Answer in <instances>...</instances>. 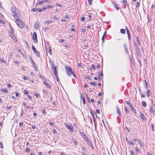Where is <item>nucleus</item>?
Masks as SVG:
<instances>
[{
    "instance_id": "nucleus-45",
    "label": "nucleus",
    "mask_w": 155,
    "mask_h": 155,
    "mask_svg": "<svg viewBox=\"0 0 155 155\" xmlns=\"http://www.w3.org/2000/svg\"><path fill=\"white\" fill-rule=\"evenodd\" d=\"M39 77H40V78L41 79H43L44 78V79H45V78H44L42 75H41V74H40L39 75Z\"/></svg>"
},
{
    "instance_id": "nucleus-64",
    "label": "nucleus",
    "mask_w": 155,
    "mask_h": 155,
    "mask_svg": "<svg viewBox=\"0 0 155 155\" xmlns=\"http://www.w3.org/2000/svg\"><path fill=\"white\" fill-rule=\"evenodd\" d=\"M23 125V123L22 122H21L19 123V126L20 127L22 126Z\"/></svg>"
},
{
    "instance_id": "nucleus-61",
    "label": "nucleus",
    "mask_w": 155,
    "mask_h": 155,
    "mask_svg": "<svg viewBox=\"0 0 155 155\" xmlns=\"http://www.w3.org/2000/svg\"><path fill=\"white\" fill-rule=\"evenodd\" d=\"M130 152H131V154L132 155H134L135 154V153L134 152V151H133L131 150L130 151Z\"/></svg>"
},
{
    "instance_id": "nucleus-23",
    "label": "nucleus",
    "mask_w": 155,
    "mask_h": 155,
    "mask_svg": "<svg viewBox=\"0 0 155 155\" xmlns=\"http://www.w3.org/2000/svg\"><path fill=\"white\" fill-rule=\"evenodd\" d=\"M46 7H45V6H44L43 8H39V12H41L43 11H45V10L46 9Z\"/></svg>"
},
{
    "instance_id": "nucleus-36",
    "label": "nucleus",
    "mask_w": 155,
    "mask_h": 155,
    "mask_svg": "<svg viewBox=\"0 0 155 155\" xmlns=\"http://www.w3.org/2000/svg\"><path fill=\"white\" fill-rule=\"evenodd\" d=\"M55 5L56 6H58L59 7H61L62 6V5H61V4L58 3H56V4Z\"/></svg>"
},
{
    "instance_id": "nucleus-10",
    "label": "nucleus",
    "mask_w": 155,
    "mask_h": 155,
    "mask_svg": "<svg viewBox=\"0 0 155 155\" xmlns=\"http://www.w3.org/2000/svg\"><path fill=\"white\" fill-rule=\"evenodd\" d=\"M9 35L14 40H15V37L14 34L12 32H10L9 33Z\"/></svg>"
},
{
    "instance_id": "nucleus-47",
    "label": "nucleus",
    "mask_w": 155,
    "mask_h": 155,
    "mask_svg": "<svg viewBox=\"0 0 155 155\" xmlns=\"http://www.w3.org/2000/svg\"><path fill=\"white\" fill-rule=\"evenodd\" d=\"M91 68L95 69V66L94 64H91Z\"/></svg>"
},
{
    "instance_id": "nucleus-22",
    "label": "nucleus",
    "mask_w": 155,
    "mask_h": 155,
    "mask_svg": "<svg viewBox=\"0 0 155 155\" xmlns=\"http://www.w3.org/2000/svg\"><path fill=\"white\" fill-rule=\"evenodd\" d=\"M46 7H45V6H44L43 8H39V12H41L43 11H45V10L46 9Z\"/></svg>"
},
{
    "instance_id": "nucleus-49",
    "label": "nucleus",
    "mask_w": 155,
    "mask_h": 155,
    "mask_svg": "<svg viewBox=\"0 0 155 155\" xmlns=\"http://www.w3.org/2000/svg\"><path fill=\"white\" fill-rule=\"evenodd\" d=\"M24 93L25 94H28L27 91L25 90L24 91Z\"/></svg>"
},
{
    "instance_id": "nucleus-56",
    "label": "nucleus",
    "mask_w": 155,
    "mask_h": 155,
    "mask_svg": "<svg viewBox=\"0 0 155 155\" xmlns=\"http://www.w3.org/2000/svg\"><path fill=\"white\" fill-rule=\"evenodd\" d=\"M104 35H103L102 36V41L103 42L104 40Z\"/></svg>"
},
{
    "instance_id": "nucleus-5",
    "label": "nucleus",
    "mask_w": 155,
    "mask_h": 155,
    "mask_svg": "<svg viewBox=\"0 0 155 155\" xmlns=\"http://www.w3.org/2000/svg\"><path fill=\"white\" fill-rule=\"evenodd\" d=\"M149 112L151 114L154 116L155 115V106L154 105L152 106L150 105V106Z\"/></svg>"
},
{
    "instance_id": "nucleus-62",
    "label": "nucleus",
    "mask_w": 155,
    "mask_h": 155,
    "mask_svg": "<svg viewBox=\"0 0 155 155\" xmlns=\"http://www.w3.org/2000/svg\"><path fill=\"white\" fill-rule=\"evenodd\" d=\"M115 8L117 10H118L120 8L118 7L117 5H115Z\"/></svg>"
},
{
    "instance_id": "nucleus-38",
    "label": "nucleus",
    "mask_w": 155,
    "mask_h": 155,
    "mask_svg": "<svg viewBox=\"0 0 155 155\" xmlns=\"http://www.w3.org/2000/svg\"><path fill=\"white\" fill-rule=\"evenodd\" d=\"M145 88L146 89H147V88L148 87V85H147V82L145 80Z\"/></svg>"
},
{
    "instance_id": "nucleus-19",
    "label": "nucleus",
    "mask_w": 155,
    "mask_h": 155,
    "mask_svg": "<svg viewBox=\"0 0 155 155\" xmlns=\"http://www.w3.org/2000/svg\"><path fill=\"white\" fill-rule=\"evenodd\" d=\"M147 96L149 97L151 94L150 91V89H148L147 92Z\"/></svg>"
},
{
    "instance_id": "nucleus-46",
    "label": "nucleus",
    "mask_w": 155,
    "mask_h": 155,
    "mask_svg": "<svg viewBox=\"0 0 155 155\" xmlns=\"http://www.w3.org/2000/svg\"><path fill=\"white\" fill-rule=\"evenodd\" d=\"M64 41V40L63 39H60L59 40V42L61 43L63 42Z\"/></svg>"
},
{
    "instance_id": "nucleus-13",
    "label": "nucleus",
    "mask_w": 155,
    "mask_h": 155,
    "mask_svg": "<svg viewBox=\"0 0 155 155\" xmlns=\"http://www.w3.org/2000/svg\"><path fill=\"white\" fill-rule=\"evenodd\" d=\"M44 3V0H41L40 1H38L36 4V5H41Z\"/></svg>"
},
{
    "instance_id": "nucleus-32",
    "label": "nucleus",
    "mask_w": 155,
    "mask_h": 155,
    "mask_svg": "<svg viewBox=\"0 0 155 155\" xmlns=\"http://www.w3.org/2000/svg\"><path fill=\"white\" fill-rule=\"evenodd\" d=\"M1 91H3V92H8V91L7 90V89L6 88H5L4 89H1Z\"/></svg>"
},
{
    "instance_id": "nucleus-7",
    "label": "nucleus",
    "mask_w": 155,
    "mask_h": 155,
    "mask_svg": "<svg viewBox=\"0 0 155 155\" xmlns=\"http://www.w3.org/2000/svg\"><path fill=\"white\" fill-rule=\"evenodd\" d=\"M65 126L68 128L70 131L71 132L73 131V127L71 125L67 124L65 125Z\"/></svg>"
},
{
    "instance_id": "nucleus-14",
    "label": "nucleus",
    "mask_w": 155,
    "mask_h": 155,
    "mask_svg": "<svg viewBox=\"0 0 155 155\" xmlns=\"http://www.w3.org/2000/svg\"><path fill=\"white\" fill-rule=\"evenodd\" d=\"M117 110L118 115L119 116L121 117V113H120V110L118 107H117Z\"/></svg>"
},
{
    "instance_id": "nucleus-52",
    "label": "nucleus",
    "mask_w": 155,
    "mask_h": 155,
    "mask_svg": "<svg viewBox=\"0 0 155 155\" xmlns=\"http://www.w3.org/2000/svg\"><path fill=\"white\" fill-rule=\"evenodd\" d=\"M32 65L33 66V67L36 68L37 65L35 63H34Z\"/></svg>"
},
{
    "instance_id": "nucleus-48",
    "label": "nucleus",
    "mask_w": 155,
    "mask_h": 155,
    "mask_svg": "<svg viewBox=\"0 0 155 155\" xmlns=\"http://www.w3.org/2000/svg\"><path fill=\"white\" fill-rule=\"evenodd\" d=\"M89 3L90 5H91L92 4V0H88Z\"/></svg>"
},
{
    "instance_id": "nucleus-35",
    "label": "nucleus",
    "mask_w": 155,
    "mask_h": 155,
    "mask_svg": "<svg viewBox=\"0 0 155 155\" xmlns=\"http://www.w3.org/2000/svg\"><path fill=\"white\" fill-rule=\"evenodd\" d=\"M35 53L37 57H39L40 56V54H39V53H38V51H36L35 52Z\"/></svg>"
},
{
    "instance_id": "nucleus-43",
    "label": "nucleus",
    "mask_w": 155,
    "mask_h": 155,
    "mask_svg": "<svg viewBox=\"0 0 155 155\" xmlns=\"http://www.w3.org/2000/svg\"><path fill=\"white\" fill-rule=\"evenodd\" d=\"M34 95L36 96V97H39V96H40V95L38 94H37V93H36L35 94H34Z\"/></svg>"
},
{
    "instance_id": "nucleus-40",
    "label": "nucleus",
    "mask_w": 155,
    "mask_h": 155,
    "mask_svg": "<svg viewBox=\"0 0 155 155\" xmlns=\"http://www.w3.org/2000/svg\"><path fill=\"white\" fill-rule=\"evenodd\" d=\"M136 150L137 152L139 153L140 152V150L137 147L136 148Z\"/></svg>"
},
{
    "instance_id": "nucleus-37",
    "label": "nucleus",
    "mask_w": 155,
    "mask_h": 155,
    "mask_svg": "<svg viewBox=\"0 0 155 155\" xmlns=\"http://www.w3.org/2000/svg\"><path fill=\"white\" fill-rule=\"evenodd\" d=\"M55 76V77H56V80L58 82L59 81V79L58 78V74H55L54 75Z\"/></svg>"
},
{
    "instance_id": "nucleus-29",
    "label": "nucleus",
    "mask_w": 155,
    "mask_h": 155,
    "mask_svg": "<svg viewBox=\"0 0 155 155\" xmlns=\"http://www.w3.org/2000/svg\"><path fill=\"white\" fill-rule=\"evenodd\" d=\"M126 104L129 105L130 107H133L132 104L129 101H127L126 102Z\"/></svg>"
},
{
    "instance_id": "nucleus-42",
    "label": "nucleus",
    "mask_w": 155,
    "mask_h": 155,
    "mask_svg": "<svg viewBox=\"0 0 155 155\" xmlns=\"http://www.w3.org/2000/svg\"><path fill=\"white\" fill-rule=\"evenodd\" d=\"M125 112L127 113H129V110L126 107H125Z\"/></svg>"
},
{
    "instance_id": "nucleus-55",
    "label": "nucleus",
    "mask_w": 155,
    "mask_h": 155,
    "mask_svg": "<svg viewBox=\"0 0 155 155\" xmlns=\"http://www.w3.org/2000/svg\"><path fill=\"white\" fill-rule=\"evenodd\" d=\"M30 150L29 148H26L25 149V151L26 152H28Z\"/></svg>"
},
{
    "instance_id": "nucleus-57",
    "label": "nucleus",
    "mask_w": 155,
    "mask_h": 155,
    "mask_svg": "<svg viewBox=\"0 0 155 155\" xmlns=\"http://www.w3.org/2000/svg\"><path fill=\"white\" fill-rule=\"evenodd\" d=\"M85 18L84 17H83L81 19V21H84L85 20Z\"/></svg>"
},
{
    "instance_id": "nucleus-31",
    "label": "nucleus",
    "mask_w": 155,
    "mask_h": 155,
    "mask_svg": "<svg viewBox=\"0 0 155 155\" xmlns=\"http://www.w3.org/2000/svg\"><path fill=\"white\" fill-rule=\"evenodd\" d=\"M32 48L33 51L34 53H35V52L36 51V48L35 46L34 45H32Z\"/></svg>"
},
{
    "instance_id": "nucleus-6",
    "label": "nucleus",
    "mask_w": 155,
    "mask_h": 155,
    "mask_svg": "<svg viewBox=\"0 0 155 155\" xmlns=\"http://www.w3.org/2000/svg\"><path fill=\"white\" fill-rule=\"evenodd\" d=\"M33 38L34 40L35 41V42H38L37 34L35 32H34L33 34Z\"/></svg>"
},
{
    "instance_id": "nucleus-1",
    "label": "nucleus",
    "mask_w": 155,
    "mask_h": 155,
    "mask_svg": "<svg viewBox=\"0 0 155 155\" xmlns=\"http://www.w3.org/2000/svg\"><path fill=\"white\" fill-rule=\"evenodd\" d=\"M11 11L14 18L15 19L19 18L20 15L19 12L16 7L15 6H12L11 8Z\"/></svg>"
},
{
    "instance_id": "nucleus-50",
    "label": "nucleus",
    "mask_w": 155,
    "mask_h": 155,
    "mask_svg": "<svg viewBox=\"0 0 155 155\" xmlns=\"http://www.w3.org/2000/svg\"><path fill=\"white\" fill-rule=\"evenodd\" d=\"M141 97H145V95L144 94H141Z\"/></svg>"
},
{
    "instance_id": "nucleus-26",
    "label": "nucleus",
    "mask_w": 155,
    "mask_h": 155,
    "mask_svg": "<svg viewBox=\"0 0 155 155\" xmlns=\"http://www.w3.org/2000/svg\"><path fill=\"white\" fill-rule=\"evenodd\" d=\"M90 84L91 85L94 86H96L97 84V83L95 82H91Z\"/></svg>"
},
{
    "instance_id": "nucleus-2",
    "label": "nucleus",
    "mask_w": 155,
    "mask_h": 155,
    "mask_svg": "<svg viewBox=\"0 0 155 155\" xmlns=\"http://www.w3.org/2000/svg\"><path fill=\"white\" fill-rule=\"evenodd\" d=\"M65 68L66 69V73L69 76H71V73H73V71H72L71 68L69 66L66 65Z\"/></svg>"
},
{
    "instance_id": "nucleus-60",
    "label": "nucleus",
    "mask_w": 155,
    "mask_h": 155,
    "mask_svg": "<svg viewBox=\"0 0 155 155\" xmlns=\"http://www.w3.org/2000/svg\"><path fill=\"white\" fill-rule=\"evenodd\" d=\"M31 63H32V65L34 63H35V62H34V61L32 60V58H31Z\"/></svg>"
},
{
    "instance_id": "nucleus-41",
    "label": "nucleus",
    "mask_w": 155,
    "mask_h": 155,
    "mask_svg": "<svg viewBox=\"0 0 155 155\" xmlns=\"http://www.w3.org/2000/svg\"><path fill=\"white\" fill-rule=\"evenodd\" d=\"M140 3L138 2H137V4H136V8H138L140 6Z\"/></svg>"
},
{
    "instance_id": "nucleus-20",
    "label": "nucleus",
    "mask_w": 155,
    "mask_h": 155,
    "mask_svg": "<svg viewBox=\"0 0 155 155\" xmlns=\"http://www.w3.org/2000/svg\"><path fill=\"white\" fill-rule=\"evenodd\" d=\"M39 8H34L31 9V11L32 12H38L39 11Z\"/></svg>"
},
{
    "instance_id": "nucleus-15",
    "label": "nucleus",
    "mask_w": 155,
    "mask_h": 155,
    "mask_svg": "<svg viewBox=\"0 0 155 155\" xmlns=\"http://www.w3.org/2000/svg\"><path fill=\"white\" fill-rule=\"evenodd\" d=\"M124 48L125 52L127 53V54H129V52L128 51V49L127 47L126 46V45L124 44Z\"/></svg>"
},
{
    "instance_id": "nucleus-59",
    "label": "nucleus",
    "mask_w": 155,
    "mask_h": 155,
    "mask_svg": "<svg viewBox=\"0 0 155 155\" xmlns=\"http://www.w3.org/2000/svg\"><path fill=\"white\" fill-rule=\"evenodd\" d=\"M99 74H100L102 78H103V74L102 71H101V72H100L99 73Z\"/></svg>"
},
{
    "instance_id": "nucleus-44",
    "label": "nucleus",
    "mask_w": 155,
    "mask_h": 155,
    "mask_svg": "<svg viewBox=\"0 0 155 155\" xmlns=\"http://www.w3.org/2000/svg\"><path fill=\"white\" fill-rule=\"evenodd\" d=\"M0 147L2 149H3V144L1 142H0Z\"/></svg>"
},
{
    "instance_id": "nucleus-28",
    "label": "nucleus",
    "mask_w": 155,
    "mask_h": 155,
    "mask_svg": "<svg viewBox=\"0 0 155 155\" xmlns=\"http://www.w3.org/2000/svg\"><path fill=\"white\" fill-rule=\"evenodd\" d=\"M52 22V20H48V21H46L45 22V23H46L47 24H49L50 23Z\"/></svg>"
},
{
    "instance_id": "nucleus-24",
    "label": "nucleus",
    "mask_w": 155,
    "mask_h": 155,
    "mask_svg": "<svg viewBox=\"0 0 155 155\" xmlns=\"http://www.w3.org/2000/svg\"><path fill=\"white\" fill-rule=\"evenodd\" d=\"M120 32L123 34H125L126 33L125 30L123 28L120 29Z\"/></svg>"
},
{
    "instance_id": "nucleus-18",
    "label": "nucleus",
    "mask_w": 155,
    "mask_h": 155,
    "mask_svg": "<svg viewBox=\"0 0 155 155\" xmlns=\"http://www.w3.org/2000/svg\"><path fill=\"white\" fill-rule=\"evenodd\" d=\"M43 83L48 87L49 88H50V89L51 88V86H50V85L47 82H45V81H44L43 82Z\"/></svg>"
},
{
    "instance_id": "nucleus-16",
    "label": "nucleus",
    "mask_w": 155,
    "mask_h": 155,
    "mask_svg": "<svg viewBox=\"0 0 155 155\" xmlns=\"http://www.w3.org/2000/svg\"><path fill=\"white\" fill-rule=\"evenodd\" d=\"M135 50L138 54L140 53V51L139 48L137 45L135 46Z\"/></svg>"
},
{
    "instance_id": "nucleus-17",
    "label": "nucleus",
    "mask_w": 155,
    "mask_h": 155,
    "mask_svg": "<svg viewBox=\"0 0 155 155\" xmlns=\"http://www.w3.org/2000/svg\"><path fill=\"white\" fill-rule=\"evenodd\" d=\"M137 142L140 144V146H141L142 147H143V144L142 143L141 140H140V139H138V140H137Z\"/></svg>"
},
{
    "instance_id": "nucleus-54",
    "label": "nucleus",
    "mask_w": 155,
    "mask_h": 155,
    "mask_svg": "<svg viewBox=\"0 0 155 155\" xmlns=\"http://www.w3.org/2000/svg\"><path fill=\"white\" fill-rule=\"evenodd\" d=\"M128 143H129V145H134L133 143L132 142H130V141H128Z\"/></svg>"
},
{
    "instance_id": "nucleus-12",
    "label": "nucleus",
    "mask_w": 155,
    "mask_h": 155,
    "mask_svg": "<svg viewBox=\"0 0 155 155\" xmlns=\"http://www.w3.org/2000/svg\"><path fill=\"white\" fill-rule=\"evenodd\" d=\"M140 118L143 120H146V117L142 113H140Z\"/></svg>"
},
{
    "instance_id": "nucleus-4",
    "label": "nucleus",
    "mask_w": 155,
    "mask_h": 155,
    "mask_svg": "<svg viewBox=\"0 0 155 155\" xmlns=\"http://www.w3.org/2000/svg\"><path fill=\"white\" fill-rule=\"evenodd\" d=\"M58 67L57 66H55L54 64H52L51 65V69L54 75L58 74L57 72V68Z\"/></svg>"
},
{
    "instance_id": "nucleus-25",
    "label": "nucleus",
    "mask_w": 155,
    "mask_h": 155,
    "mask_svg": "<svg viewBox=\"0 0 155 155\" xmlns=\"http://www.w3.org/2000/svg\"><path fill=\"white\" fill-rule=\"evenodd\" d=\"M142 105L144 107H146L147 104L144 101H143L142 102Z\"/></svg>"
},
{
    "instance_id": "nucleus-27",
    "label": "nucleus",
    "mask_w": 155,
    "mask_h": 155,
    "mask_svg": "<svg viewBox=\"0 0 155 155\" xmlns=\"http://www.w3.org/2000/svg\"><path fill=\"white\" fill-rule=\"evenodd\" d=\"M81 98H82L83 103L84 104H85V98L83 96H82L81 95Z\"/></svg>"
},
{
    "instance_id": "nucleus-3",
    "label": "nucleus",
    "mask_w": 155,
    "mask_h": 155,
    "mask_svg": "<svg viewBox=\"0 0 155 155\" xmlns=\"http://www.w3.org/2000/svg\"><path fill=\"white\" fill-rule=\"evenodd\" d=\"M15 22L17 25L20 28H22L24 26L23 23L19 18L16 19Z\"/></svg>"
},
{
    "instance_id": "nucleus-30",
    "label": "nucleus",
    "mask_w": 155,
    "mask_h": 155,
    "mask_svg": "<svg viewBox=\"0 0 155 155\" xmlns=\"http://www.w3.org/2000/svg\"><path fill=\"white\" fill-rule=\"evenodd\" d=\"M53 6L51 5H46L45 6V7L47 9H48L49 8H51L52 7H53Z\"/></svg>"
},
{
    "instance_id": "nucleus-63",
    "label": "nucleus",
    "mask_w": 155,
    "mask_h": 155,
    "mask_svg": "<svg viewBox=\"0 0 155 155\" xmlns=\"http://www.w3.org/2000/svg\"><path fill=\"white\" fill-rule=\"evenodd\" d=\"M12 107V106H9V107H8L7 106V110H9Z\"/></svg>"
},
{
    "instance_id": "nucleus-33",
    "label": "nucleus",
    "mask_w": 155,
    "mask_h": 155,
    "mask_svg": "<svg viewBox=\"0 0 155 155\" xmlns=\"http://www.w3.org/2000/svg\"><path fill=\"white\" fill-rule=\"evenodd\" d=\"M131 110H132V111L134 112V113L135 114H136V110L135 109L134 107H131Z\"/></svg>"
},
{
    "instance_id": "nucleus-39",
    "label": "nucleus",
    "mask_w": 155,
    "mask_h": 155,
    "mask_svg": "<svg viewBox=\"0 0 155 155\" xmlns=\"http://www.w3.org/2000/svg\"><path fill=\"white\" fill-rule=\"evenodd\" d=\"M121 2L124 4H125L127 2V0H121Z\"/></svg>"
},
{
    "instance_id": "nucleus-58",
    "label": "nucleus",
    "mask_w": 155,
    "mask_h": 155,
    "mask_svg": "<svg viewBox=\"0 0 155 155\" xmlns=\"http://www.w3.org/2000/svg\"><path fill=\"white\" fill-rule=\"evenodd\" d=\"M85 31H86V29H84V28H82V29H81V31L82 32H85Z\"/></svg>"
},
{
    "instance_id": "nucleus-11",
    "label": "nucleus",
    "mask_w": 155,
    "mask_h": 155,
    "mask_svg": "<svg viewBox=\"0 0 155 155\" xmlns=\"http://www.w3.org/2000/svg\"><path fill=\"white\" fill-rule=\"evenodd\" d=\"M86 141L87 142L88 144L92 148H93V145L92 143L91 142L90 140L89 139H87L86 140Z\"/></svg>"
},
{
    "instance_id": "nucleus-34",
    "label": "nucleus",
    "mask_w": 155,
    "mask_h": 155,
    "mask_svg": "<svg viewBox=\"0 0 155 155\" xmlns=\"http://www.w3.org/2000/svg\"><path fill=\"white\" fill-rule=\"evenodd\" d=\"M72 139H73V141L74 142V144L75 145H77V142L76 140H75L74 139V138H72Z\"/></svg>"
},
{
    "instance_id": "nucleus-21",
    "label": "nucleus",
    "mask_w": 155,
    "mask_h": 155,
    "mask_svg": "<svg viewBox=\"0 0 155 155\" xmlns=\"http://www.w3.org/2000/svg\"><path fill=\"white\" fill-rule=\"evenodd\" d=\"M136 39L138 44L139 45H141V43L140 40L139 38L138 37L136 38Z\"/></svg>"
},
{
    "instance_id": "nucleus-53",
    "label": "nucleus",
    "mask_w": 155,
    "mask_h": 155,
    "mask_svg": "<svg viewBox=\"0 0 155 155\" xmlns=\"http://www.w3.org/2000/svg\"><path fill=\"white\" fill-rule=\"evenodd\" d=\"M23 78L25 80H27L28 79V77L25 76L23 77Z\"/></svg>"
},
{
    "instance_id": "nucleus-8",
    "label": "nucleus",
    "mask_w": 155,
    "mask_h": 155,
    "mask_svg": "<svg viewBox=\"0 0 155 155\" xmlns=\"http://www.w3.org/2000/svg\"><path fill=\"white\" fill-rule=\"evenodd\" d=\"M80 134L83 137L84 139L85 140H86L88 139V138L86 136L85 133L83 132H81L80 131H79Z\"/></svg>"
},
{
    "instance_id": "nucleus-51",
    "label": "nucleus",
    "mask_w": 155,
    "mask_h": 155,
    "mask_svg": "<svg viewBox=\"0 0 155 155\" xmlns=\"http://www.w3.org/2000/svg\"><path fill=\"white\" fill-rule=\"evenodd\" d=\"M102 77H100V76H99L98 77V79L99 81H100L102 79Z\"/></svg>"
},
{
    "instance_id": "nucleus-9",
    "label": "nucleus",
    "mask_w": 155,
    "mask_h": 155,
    "mask_svg": "<svg viewBox=\"0 0 155 155\" xmlns=\"http://www.w3.org/2000/svg\"><path fill=\"white\" fill-rule=\"evenodd\" d=\"M35 28L38 29L40 28V24L38 22H36L34 25Z\"/></svg>"
}]
</instances>
